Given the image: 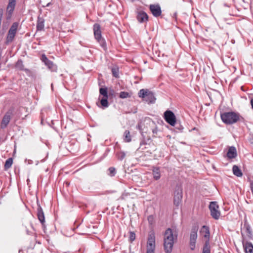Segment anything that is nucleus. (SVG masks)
I'll return each instance as SVG.
<instances>
[{"instance_id": "c03bdc74", "label": "nucleus", "mask_w": 253, "mask_h": 253, "mask_svg": "<svg viewBox=\"0 0 253 253\" xmlns=\"http://www.w3.org/2000/svg\"><path fill=\"white\" fill-rule=\"evenodd\" d=\"M27 182H29V180L28 179H27Z\"/></svg>"}, {"instance_id": "f257e3e1", "label": "nucleus", "mask_w": 253, "mask_h": 253, "mask_svg": "<svg viewBox=\"0 0 253 253\" xmlns=\"http://www.w3.org/2000/svg\"><path fill=\"white\" fill-rule=\"evenodd\" d=\"M177 234L170 228H168L165 231L164 235V246L167 253H170L172 251L174 239L176 240Z\"/></svg>"}, {"instance_id": "412c9836", "label": "nucleus", "mask_w": 253, "mask_h": 253, "mask_svg": "<svg viewBox=\"0 0 253 253\" xmlns=\"http://www.w3.org/2000/svg\"><path fill=\"white\" fill-rule=\"evenodd\" d=\"M152 173L154 178L157 180L161 177L160 169L158 167H153L152 169Z\"/></svg>"}, {"instance_id": "f704fd0d", "label": "nucleus", "mask_w": 253, "mask_h": 253, "mask_svg": "<svg viewBox=\"0 0 253 253\" xmlns=\"http://www.w3.org/2000/svg\"><path fill=\"white\" fill-rule=\"evenodd\" d=\"M108 171H109V175L111 176H113L115 175L116 174V170H115V169L113 167H110L109 169H108Z\"/></svg>"}, {"instance_id": "2eb2a0df", "label": "nucleus", "mask_w": 253, "mask_h": 253, "mask_svg": "<svg viewBox=\"0 0 253 253\" xmlns=\"http://www.w3.org/2000/svg\"><path fill=\"white\" fill-rule=\"evenodd\" d=\"M16 5V1L8 0V3L6 7V11L8 14L7 18H10L14 10Z\"/></svg>"}, {"instance_id": "5701e85b", "label": "nucleus", "mask_w": 253, "mask_h": 253, "mask_svg": "<svg viewBox=\"0 0 253 253\" xmlns=\"http://www.w3.org/2000/svg\"><path fill=\"white\" fill-rule=\"evenodd\" d=\"M232 170H233V172L234 174L238 177H241L243 175V173H242L241 169L236 165H234L233 167Z\"/></svg>"}, {"instance_id": "f3484780", "label": "nucleus", "mask_w": 253, "mask_h": 253, "mask_svg": "<svg viewBox=\"0 0 253 253\" xmlns=\"http://www.w3.org/2000/svg\"><path fill=\"white\" fill-rule=\"evenodd\" d=\"M236 149L234 146L230 147L227 153V156L229 159L235 158L237 157Z\"/></svg>"}, {"instance_id": "ea45409f", "label": "nucleus", "mask_w": 253, "mask_h": 253, "mask_svg": "<svg viewBox=\"0 0 253 253\" xmlns=\"http://www.w3.org/2000/svg\"><path fill=\"white\" fill-rule=\"evenodd\" d=\"M172 17L175 18V20L176 19V17H177V12H175L173 13L172 14Z\"/></svg>"}, {"instance_id": "6e6552de", "label": "nucleus", "mask_w": 253, "mask_h": 253, "mask_svg": "<svg viewBox=\"0 0 253 253\" xmlns=\"http://www.w3.org/2000/svg\"><path fill=\"white\" fill-rule=\"evenodd\" d=\"M164 118L166 121L170 125L172 126L175 125L176 123V117L171 111H166L164 113Z\"/></svg>"}, {"instance_id": "4c0bfd02", "label": "nucleus", "mask_w": 253, "mask_h": 253, "mask_svg": "<svg viewBox=\"0 0 253 253\" xmlns=\"http://www.w3.org/2000/svg\"><path fill=\"white\" fill-rule=\"evenodd\" d=\"M152 131L154 136H156L157 135L158 132V127L157 126H155L154 128H152Z\"/></svg>"}, {"instance_id": "ddd939ff", "label": "nucleus", "mask_w": 253, "mask_h": 253, "mask_svg": "<svg viewBox=\"0 0 253 253\" xmlns=\"http://www.w3.org/2000/svg\"><path fill=\"white\" fill-rule=\"evenodd\" d=\"M136 18L139 22L144 23L148 21V16L146 12L141 10L137 11Z\"/></svg>"}, {"instance_id": "aec40b11", "label": "nucleus", "mask_w": 253, "mask_h": 253, "mask_svg": "<svg viewBox=\"0 0 253 253\" xmlns=\"http://www.w3.org/2000/svg\"><path fill=\"white\" fill-rule=\"evenodd\" d=\"M243 246L246 253H253V245L251 243L243 242Z\"/></svg>"}, {"instance_id": "393cba45", "label": "nucleus", "mask_w": 253, "mask_h": 253, "mask_svg": "<svg viewBox=\"0 0 253 253\" xmlns=\"http://www.w3.org/2000/svg\"><path fill=\"white\" fill-rule=\"evenodd\" d=\"M13 164V159L12 158H8L5 162L4 165V169L7 170L11 168Z\"/></svg>"}, {"instance_id": "c756f323", "label": "nucleus", "mask_w": 253, "mask_h": 253, "mask_svg": "<svg viewBox=\"0 0 253 253\" xmlns=\"http://www.w3.org/2000/svg\"><path fill=\"white\" fill-rule=\"evenodd\" d=\"M99 93L101 95H103V97H108L107 88L106 87L100 88L99 89Z\"/></svg>"}, {"instance_id": "9d476101", "label": "nucleus", "mask_w": 253, "mask_h": 253, "mask_svg": "<svg viewBox=\"0 0 253 253\" xmlns=\"http://www.w3.org/2000/svg\"><path fill=\"white\" fill-rule=\"evenodd\" d=\"M12 114L13 110L12 109H9L6 112L1 122L0 127L1 128H4L7 126L11 120Z\"/></svg>"}, {"instance_id": "4be33fe9", "label": "nucleus", "mask_w": 253, "mask_h": 253, "mask_svg": "<svg viewBox=\"0 0 253 253\" xmlns=\"http://www.w3.org/2000/svg\"><path fill=\"white\" fill-rule=\"evenodd\" d=\"M202 253H211V246L209 240H207L205 242L203 246Z\"/></svg>"}, {"instance_id": "dca6fc26", "label": "nucleus", "mask_w": 253, "mask_h": 253, "mask_svg": "<svg viewBox=\"0 0 253 253\" xmlns=\"http://www.w3.org/2000/svg\"><path fill=\"white\" fill-rule=\"evenodd\" d=\"M200 232L204 238L207 239V240L209 241L210 232V229L208 226L206 225L203 226L200 230Z\"/></svg>"}, {"instance_id": "f8f14e48", "label": "nucleus", "mask_w": 253, "mask_h": 253, "mask_svg": "<svg viewBox=\"0 0 253 253\" xmlns=\"http://www.w3.org/2000/svg\"><path fill=\"white\" fill-rule=\"evenodd\" d=\"M149 9L152 15L155 17L160 16L162 14L161 8L159 4H150Z\"/></svg>"}, {"instance_id": "a19ab883", "label": "nucleus", "mask_w": 253, "mask_h": 253, "mask_svg": "<svg viewBox=\"0 0 253 253\" xmlns=\"http://www.w3.org/2000/svg\"><path fill=\"white\" fill-rule=\"evenodd\" d=\"M251 104L252 106V108L253 109V98L251 99Z\"/></svg>"}, {"instance_id": "423d86ee", "label": "nucleus", "mask_w": 253, "mask_h": 253, "mask_svg": "<svg viewBox=\"0 0 253 253\" xmlns=\"http://www.w3.org/2000/svg\"><path fill=\"white\" fill-rule=\"evenodd\" d=\"M209 209L212 218L215 219H219L220 216V212L218 211L219 206L217 203L216 202H211L209 205Z\"/></svg>"}, {"instance_id": "a878e982", "label": "nucleus", "mask_w": 253, "mask_h": 253, "mask_svg": "<svg viewBox=\"0 0 253 253\" xmlns=\"http://www.w3.org/2000/svg\"><path fill=\"white\" fill-rule=\"evenodd\" d=\"M18 26H19L18 22H14L11 26L9 31L16 34Z\"/></svg>"}, {"instance_id": "473e14b6", "label": "nucleus", "mask_w": 253, "mask_h": 253, "mask_svg": "<svg viewBox=\"0 0 253 253\" xmlns=\"http://www.w3.org/2000/svg\"><path fill=\"white\" fill-rule=\"evenodd\" d=\"M51 0H41L40 2L43 7H47L51 4Z\"/></svg>"}, {"instance_id": "37998d69", "label": "nucleus", "mask_w": 253, "mask_h": 253, "mask_svg": "<svg viewBox=\"0 0 253 253\" xmlns=\"http://www.w3.org/2000/svg\"><path fill=\"white\" fill-rule=\"evenodd\" d=\"M224 6H228V5H227L226 4H224Z\"/></svg>"}, {"instance_id": "72a5a7b5", "label": "nucleus", "mask_w": 253, "mask_h": 253, "mask_svg": "<svg viewBox=\"0 0 253 253\" xmlns=\"http://www.w3.org/2000/svg\"><path fill=\"white\" fill-rule=\"evenodd\" d=\"M126 153L124 152H120L119 153H118L117 154V156H118V159H119L120 160H123L125 157H126Z\"/></svg>"}, {"instance_id": "c9c22d12", "label": "nucleus", "mask_w": 253, "mask_h": 253, "mask_svg": "<svg viewBox=\"0 0 253 253\" xmlns=\"http://www.w3.org/2000/svg\"><path fill=\"white\" fill-rule=\"evenodd\" d=\"M135 239V234L132 231L129 232V240L130 242H132Z\"/></svg>"}, {"instance_id": "58836bf2", "label": "nucleus", "mask_w": 253, "mask_h": 253, "mask_svg": "<svg viewBox=\"0 0 253 253\" xmlns=\"http://www.w3.org/2000/svg\"><path fill=\"white\" fill-rule=\"evenodd\" d=\"M2 15H3V10L2 9H0V20H1Z\"/></svg>"}, {"instance_id": "bb28decb", "label": "nucleus", "mask_w": 253, "mask_h": 253, "mask_svg": "<svg viewBox=\"0 0 253 253\" xmlns=\"http://www.w3.org/2000/svg\"><path fill=\"white\" fill-rule=\"evenodd\" d=\"M124 140L126 142H129L131 140V136L130 135V132L127 130H125L124 134Z\"/></svg>"}, {"instance_id": "4468645a", "label": "nucleus", "mask_w": 253, "mask_h": 253, "mask_svg": "<svg viewBox=\"0 0 253 253\" xmlns=\"http://www.w3.org/2000/svg\"><path fill=\"white\" fill-rule=\"evenodd\" d=\"M37 216L42 226L44 225L45 218L43 211L41 206L38 204Z\"/></svg>"}, {"instance_id": "0eeeda50", "label": "nucleus", "mask_w": 253, "mask_h": 253, "mask_svg": "<svg viewBox=\"0 0 253 253\" xmlns=\"http://www.w3.org/2000/svg\"><path fill=\"white\" fill-rule=\"evenodd\" d=\"M155 248V237L154 233H150L148 236L147 244L146 253H154Z\"/></svg>"}, {"instance_id": "2f4dec72", "label": "nucleus", "mask_w": 253, "mask_h": 253, "mask_svg": "<svg viewBox=\"0 0 253 253\" xmlns=\"http://www.w3.org/2000/svg\"><path fill=\"white\" fill-rule=\"evenodd\" d=\"M108 97H103L100 100V103L104 107L106 108L108 106Z\"/></svg>"}, {"instance_id": "6ab92c4d", "label": "nucleus", "mask_w": 253, "mask_h": 253, "mask_svg": "<svg viewBox=\"0 0 253 253\" xmlns=\"http://www.w3.org/2000/svg\"><path fill=\"white\" fill-rule=\"evenodd\" d=\"M44 20L43 18L38 16L37 23V30L38 31H42L44 29Z\"/></svg>"}, {"instance_id": "f03ea898", "label": "nucleus", "mask_w": 253, "mask_h": 253, "mask_svg": "<svg viewBox=\"0 0 253 253\" xmlns=\"http://www.w3.org/2000/svg\"><path fill=\"white\" fill-rule=\"evenodd\" d=\"M222 122L227 125L236 123L240 119L239 114L234 112H224L220 114Z\"/></svg>"}, {"instance_id": "79ce46f5", "label": "nucleus", "mask_w": 253, "mask_h": 253, "mask_svg": "<svg viewBox=\"0 0 253 253\" xmlns=\"http://www.w3.org/2000/svg\"><path fill=\"white\" fill-rule=\"evenodd\" d=\"M155 126V123L152 121V127H154Z\"/></svg>"}, {"instance_id": "b1692460", "label": "nucleus", "mask_w": 253, "mask_h": 253, "mask_svg": "<svg viewBox=\"0 0 253 253\" xmlns=\"http://www.w3.org/2000/svg\"><path fill=\"white\" fill-rule=\"evenodd\" d=\"M15 35H16L15 33L12 32L10 31H8V34H7V35L6 37V43H8L9 42H12L15 36Z\"/></svg>"}, {"instance_id": "e433bc0d", "label": "nucleus", "mask_w": 253, "mask_h": 253, "mask_svg": "<svg viewBox=\"0 0 253 253\" xmlns=\"http://www.w3.org/2000/svg\"><path fill=\"white\" fill-rule=\"evenodd\" d=\"M154 218L153 215H149L148 217V221L150 224L152 225L154 223Z\"/></svg>"}, {"instance_id": "39448f33", "label": "nucleus", "mask_w": 253, "mask_h": 253, "mask_svg": "<svg viewBox=\"0 0 253 253\" xmlns=\"http://www.w3.org/2000/svg\"><path fill=\"white\" fill-rule=\"evenodd\" d=\"M198 228L195 226L192 229L190 232L189 238V247L192 251L194 250L196 248V243L198 237Z\"/></svg>"}, {"instance_id": "7c9ffc66", "label": "nucleus", "mask_w": 253, "mask_h": 253, "mask_svg": "<svg viewBox=\"0 0 253 253\" xmlns=\"http://www.w3.org/2000/svg\"><path fill=\"white\" fill-rule=\"evenodd\" d=\"M15 67L20 70H24V65L21 60H18L16 63Z\"/></svg>"}, {"instance_id": "9b49d317", "label": "nucleus", "mask_w": 253, "mask_h": 253, "mask_svg": "<svg viewBox=\"0 0 253 253\" xmlns=\"http://www.w3.org/2000/svg\"><path fill=\"white\" fill-rule=\"evenodd\" d=\"M182 198V190L178 188L174 193L173 203L175 206L178 207L180 205Z\"/></svg>"}, {"instance_id": "1a4fd4ad", "label": "nucleus", "mask_w": 253, "mask_h": 253, "mask_svg": "<svg viewBox=\"0 0 253 253\" xmlns=\"http://www.w3.org/2000/svg\"><path fill=\"white\" fill-rule=\"evenodd\" d=\"M41 60L43 62L45 66H46L49 70L52 72L56 71L57 66L53 62L49 60L44 54L42 55Z\"/></svg>"}, {"instance_id": "cd10ccee", "label": "nucleus", "mask_w": 253, "mask_h": 253, "mask_svg": "<svg viewBox=\"0 0 253 253\" xmlns=\"http://www.w3.org/2000/svg\"><path fill=\"white\" fill-rule=\"evenodd\" d=\"M111 71L113 76L115 78H119V69L117 67H114L112 68Z\"/></svg>"}, {"instance_id": "a211bd4d", "label": "nucleus", "mask_w": 253, "mask_h": 253, "mask_svg": "<svg viewBox=\"0 0 253 253\" xmlns=\"http://www.w3.org/2000/svg\"><path fill=\"white\" fill-rule=\"evenodd\" d=\"M243 230L244 231L247 235L251 239L253 238V233L251 229V227L250 225L247 223L245 222L244 227L243 228Z\"/></svg>"}, {"instance_id": "c85d7f7f", "label": "nucleus", "mask_w": 253, "mask_h": 253, "mask_svg": "<svg viewBox=\"0 0 253 253\" xmlns=\"http://www.w3.org/2000/svg\"><path fill=\"white\" fill-rule=\"evenodd\" d=\"M130 96H131V93H129L128 92L121 91L120 93L119 97L121 98L124 99V98H126L130 97Z\"/></svg>"}, {"instance_id": "7ed1b4c3", "label": "nucleus", "mask_w": 253, "mask_h": 253, "mask_svg": "<svg viewBox=\"0 0 253 253\" xmlns=\"http://www.w3.org/2000/svg\"><path fill=\"white\" fill-rule=\"evenodd\" d=\"M93 33L94 38L97 40V42L104 50H106L107 49L106 43L105 40L102 37L101 27L99 24L97 23L94 24Z\"/></svg>"}, {"instance_id": "a18cd8bd", "label": "nucleus", "mask_w": 253, "mask_h": 253, "mask_svg": "<svg viewBox=\"0 0 253 253\" xmlns=\"http://www.w3.org/2000/svg\"><path fill=\"white\" fill-rule=\"evenodd\" d=\"M1 56V52H0V57Z\"/></svg>"}, {"instance_id": "20e7f679", "label": "nucleus", "mask_w": 253, "mask_h": 253, "mask_svg": "<svg viewBox=\"0 0 253 253\" xmlns=\"http://www.w3.org/2000/svg\"><path fill=\"white\" fill-rule=\"evenodd\" d=\"M138 96L142 98L148 103H154L156 98L154 93L147 89H141L138 92Z\"/></svg>"}]
</instances>
